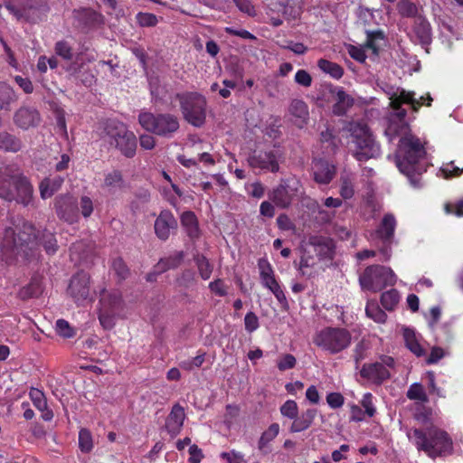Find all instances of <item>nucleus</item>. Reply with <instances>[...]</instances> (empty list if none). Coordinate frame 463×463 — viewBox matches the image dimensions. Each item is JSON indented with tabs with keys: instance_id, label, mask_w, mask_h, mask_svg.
Segmentation results:
<instances>
[{
	"instance_id": "1",
	"label": "nucleus",
	"mask_w": 463,
	"mask_h": 463,
	"mask_svg": "<svg viewBox=\"0 0 463 463\" xmlns=\"http://www.w3.org/2000/svg\"><path fill=\"white\" fill-rule=\"evenodd\" d=\"M43 247L48 255L57 252L59 246L55 233L37 230L29 222H24L15 229L7 227L4 230L0 244V259L6 266L23 267L38 264Z\"/></svg>"
},
{
	"instance_id": "2",
	"label": "nucleus",
	"mask_w": 463,
	"mask_h": 463,
	"mask_svg": "<svg viewBox=\"0 0 463 463\" xmlns=\"http://www.w3.org/2000/svg\"><path fill=\"white\" fill-rule=\"evenodd\" d=\"M33 195L29 179L17 168L6 165L0 169V198L6 202L15 201L28 206Z\"/></svg>"
},
{
	"instance_id": "3",
	"label": "nucleus",
	"mask_w": 463,
	"mask_h": 463,
	"mask_svg": "<svg viewBox=\"0 0 463 463\" xmlns=\"http://www.w3.org/2000/svg\"><path fill=\"white\" fill-rule=\"evenodd\" d=\"M411 432L417 449L425 452L431 458L452 450L453 443L448 432L433 424L425 430L414 428Z\"/></svg>"
},
{
	"instance_id": "4",
	"label": "nucleus",
	"mask_w": 463,
	"mask_h": 463,
	"mask_svg": "<svg viewBox=\"0 0 463 463\" xmlns=\"http://www.w3.org/2000/svg\"><path fill=\"white\" fill-rule=\"evenodd\" d=\"M345 129L350 133L354 145L353 156L357 161L364 162L380 155V146L366 123L350 121Z\"/></svg>"
},
{
	"instance_id": "5",
	"label": "nucleus",
	"mask_w": 463,
	"mask_h": 463,
	"mask_svg": "<svg viewBox=\"0 0 463 463\" xmlns=\"http://www.w3.org/2000/svg\"><path fill=\"white\" fill-rule=\"evenodd\" d=\"M104 138L126 158H133L137 154V139L128 127L116 120H109L104 128Z\"/></svg>"
},
{
	"instance_id": "6",
	"label": "nucleus",
	"mask_w": 463,
	"mask_h": 463,
	"mask_svg": "<svg viewBox=\"0 0 463 463\" xmlns=\"http://www.w3.org/2000/svg\"><path fill=\"white\" fill-rule=\"evenodd\" d=\"M138 123L146 131L165 138H172L180 128L179 118L168 112L142 111L138 115Z\"/></svg>"
},
{
	"instance_id": "7",
	"label": "nucleus",
	"mask_w": 463,
	"mask_h": 463,
	"mask_svg": "<svg viewBox=\"0 0 463 463\" xmlns=\"http://www.w3.org/2000/svg\"><path fill=\"white\" fill-rule=\"evenodd\" d=\"M426 155L420 139L412 135L402 137L399 141L396 165L407 175L416 171V165Z\"/></svg>"
},
{
	"instance_id": "8",
	"label": "nucleus",
	"mask_w": 463,
	"mask_h": 463,
	"mask_svg": "<svg viewBox=\"0 0 463 463\" xmlns=\"http://www.w3.org/2000/svg\"><path fill=\"white\" fill-rule=\"evenodd\" d=\"M184 118L192 126L200 128L205 123L207 101L198 92L176 93Z\"/></svg>"
},
{
	"instance_id": "9",
	"label": "nucleus",
	"mask_w": 463,
	"mask_h": 463,
	"mask_svg": "<svg viewBox=\"0 0 463 463\" xmlns=\"http://www.w3.org/2000/svg\"><path fill=\"white\" fill-rule=\"evenodd\" d=\"M359 282L362 288L379 292L388 286H393L396 275L391 268L375 264L365 268L359 277Z\"/></svg>"
},
{
	"instance_id": "10",
	"label": "nucleus",
	"mask_w": 463,
	"mask_h": 463,
	"mask_svg": "<svg viewBox=\"0 0 463 463\" xmlns=\"http://www.w3.org/2000/svg\"><path fill=\"white\" fill-rule=\"evenodd\" d=\"M301 190L300 180L296 176H289L281 179L279 184L268 193V196L278 208L288 209L298 199Z\"/></svg>"
},
{
	"instance_id": "11",
	"label": "nucleus",
	"mask_w": 463,
	"mask_h": 463,
	"mask_svg": "<svg viewBox=\"0 0 463 463\" xmlns=\"http://www.w3.org/2000/svg\"><path fill=\"white\" fill-rule=\"evenodd\" d=\"M432 100L430 94H427L426 97L421 96L417 99L414 97V92L402 89L392 93L390 97V108L392 109V112L389 114V117L397 120L406 121L407 110L402 108L403 104L411 105L412 110L418 112L422 105L430 107Z\"/></svg>"
},
{
	"instance_id": "12",
	"label": "nucleus",
	"mask_w": 463,
	"mask_h": 463,
	"mask_svg": "<svg viewBox=\"0 0 463 463\" xmlns=\"http://www.w3.org/2000/svg\"><path fill=\"white\" fill-rule=\"evenodd\" d=\"M351 339L350 332L345 328L326 327L316 335L314 343L330 354H337L350 345Z\"/></svg>"
},
{
	"instance_id": "13",
	"label": "nucleus",
	"mask_w": 463,
	"mask_h": 463,
	"mask_svg": "<svg viewBox=\"0 0 463 463\" xmlns=\"http://www.w3.org/2000/svg\"><path fill=\"white\" fill-rule=\"evenodd\" d=\"M68 293L77 304L86 300L92 301L94 298L90 290V274L83 270L74 274L70 280Z\"/></svg>"
},
{
	"instance_id": "14",
	"label": "nucleus",
	"mask_w": 463,
	"mask_h": 463,
	"mask_svg": "<svg viewBox=\"0 0 463 463\" xmlns=\"http://www.w3.org/2000/svg\"><path fill=\"white\" fill-rule=\"evenodd\" d=\"M54 208L57 216L69 223L79 220V206L76 199L71 194L58 195L54 200Z\"/></svg>"
},
{
	"instance_id": "15",
	"label": "nucleus",
	"mask_w": 463,
	"mask_h": 463,
	"mask_svg": "<svg viewBox=\"0 0 463 463\" xmlns=\"http://www.w3.org/2000/svg\"><path fill=\"white\" fill-rule=\"evenodd\" d=\"M252 168L277 173L279 170L278 154L275 150H254L248 158Z\"/></svg>"
},
{
	"instance_id": "16",
	"label": "nucleus",
	"mask_w": 463,
	"mask_h": 463,
	"mask_svg": "<svg viewBox=\"0 0 463 463\" xmlns=\"http://www.w3.org/2000/svg\"><path fill=\"white\" fill-rule=\"evenodd\" d=\"M14 124L22 130L37 128L41 121L40 112L33 107L22 106L14 114Z\"/></svg>"
},
{
	"instance_id": "17",
	"label": "nucleus",
	"mask_w": 463,
	"mask_h": 463,
	"mask_svg": "<svg viewBox=\"0 0 463 463\" xmlns=\"http://www.w3.org/2000/svg\"><path fill=\"white\" fill-rule=\"evenodd\" d=\"M359 373L363 379L377 386L391 378L389 369L380 362L364 364Z\"/></svg>"
},
{
	"instance_id": "18",
	"label": "nucleus",
	"mask_w": 463,
	"mask_h": 463,
	"mask_svg": "<svg viewBox=\"0 0 463 463\" xmlns=\"http://www.w3.org/2000/svg\"><path fill=\"white\" fill-rule=\"evenodd\" d=\"M73 16L83 30H90L104 24L103 14L90 7L74 10Z\"/></svg>"
},
{
	"instance_id": "19",
	"label": "nucleus",
	"mask_w": 463,
	"mask_h": 463,
	"mask_svg": "<svg viewBox=\"0 0 463 463\" xmlns=\"http://www.w3.org/2000/svg\"><path fill=\"white\" fill-rule=\"evenodd\" d=\"M155 232L158 239L166 241L171 230L177 228V221L169 210L162 211L155 221Z\"/></svg>"
},
{
	"instance_id": "20",
	"label": "nucleus",
	"mask_w": 463,
	"mask_h": 463,
	"mask_svg": "<svg viewBox=\"0 0 463 463\" xmlns=\"http://www.w3.org/2000/svg\"><path fill=\"white\" fill-rule=\"evenodd\" d=\"M185 412L183 406L175 403L165 420V430L172 436H177L183 428Z\"/></svg>"
},
{
	"instance_id": "21",
	"label": "nucleus",
	"mask_w": 463,
	"mask_h": 463,
	"mask_svg": "<svg viewBox=\"0 0 463 463\" xmlns=\"http://www.w3.org/2000/svg\"><path fill=\"white\" fill-rule=\"evenodd\" d=\"M99 310L108 311L119 315L123 310V300L118 292H107L105 288L99 291Z\"/></svg>"
},
{
	"instance_id": "22",
	"label": "nucleus",
	"mask_w": 463,
	"mask_h": 463,
	"mask_svg": "<svg viewBox=\"0 0 463 463\" xmlns=\"http://www.w3.org/2000/svg\"><path fill=\"white\" fill-rule=\"evenodd\" d=\"M313 175L317 184H327L335 175V166L325 159H317L314 161Z\"/></svg>"
},
{
	"instance_id": "23",
	"label": "nucleus",
	"mask_w": 463,
	"mask_h": 463,
	"mask_svg": "<svg viewBox=\"0 0 463 463\" xmlns=\"http://www.w3.org/2000/svg\"><path fill=\"white\" fill-rule=\"evenodd\" d=\"M43 277L40 274H33L29 283L18 290L17 298L23 301L37 298L43 294Z\"/></svg>"
},
{
	"instance_id": "24",
	"label": "nucleus",
	"mask_w": 463,
	"mask_h": 463,
	"mask_svg": "<svg viewBox=\"0 0 463 463\" xmlns=\"http://www.w3.org/2000/svg\"><path fill=\"white\" fill-rule=\"evenodd\" d=\"M258 269L260 271V281L264 288H268L271 292L276 288H280V285L276 279L274 269L267 259H259Z\"/></svg>"
},
{
	"instance_id": "25",
	"label": "nucleus",
	"mask_w": 463,
	"mask_h": 463,
	"mask_svg": "<svg viewBox=\"0 0 463 463\" xmlns=\"http://www.w3.org/2000/svg\"><path fill=\"white\" fill-rule=\"evenodd\" d=\"M397 222L392 213L383 215L375 230V236L381 241H393Z\"/></svg>"
},
{
	"instance_id": "26",
	"label": "nucleus",
	"mask_w": 463,
	"mask_h": 463,
	"mask_svg": "<svg viewBox=\"0 0 463 463\" xmlns=\"http://www.w3.org/2000/svg\"><path fill=\"white\" fill-rule=\"evenodd\" d=\"M412 30L422 46H428L432 41L431 26L424 14L413 21Z\"/></svg>"
},
{
	"instance_id": "27",
	"label": "nucleus",
	"mask_w": 463,
	"mask_h": 463,
	"mask_svg": "<svg viewBox=\"0 0 463 463\" xmlns=\"http://www.w3.org/2000/svg\"><path fill=\"white\" fill-rule=\"evenodd\" d=\"M288 111L295 118V125L302 128L309 119V111L307 104L302 99H293L289 105Z\"/></svg>"
},
{
	"instance_id": "28",
	"label": "nucleus",
	"mask_w": 463,
	"mask_h": 463,
	"mask_svg": "<svg viewBox=\"0 0 463 463\" xmlns=\"http://www.w3.org/2000/svg\"><path fill=\"white\" fill-rule=\"evenodd\" d=\"M24 143L19 137L6 130L0 131V151L15 154L22 151Z\"/></svg>"
},
{
	"instance_id": "29",
	"label": "nucleus",
	"mask_w": 463,
	"mask_h": 463,
	"mask_svg": "<svg viewBox=\"0 0 463 463\" xmlns=\"http://www.w3.org/2000/svg\"><path fill=\"white\" fill-rule=\"evenodd\" d=\"M317 414V410L309 408L303 411L299 416L293 419V422L289 428L290 432L297 433L307 430L313 423Z\"/></svg>"
},
{
	"instance_id": "30",
	"label": "nucleus",
	"mask_w": 463,
	"mask_h": 463,
	"mask_svg": "<svg viewBox=\"0 0 463 463\" xmlns=\"http://www.w3.org/2000/svg\"><path fill=\"white\" fill-rule=\"evenodd\" d=\"M354 103V99L345 91L342 87L336 89L335 103L333 105V113L335 116L342 117L346 114Z\"/></svg>"
},
{
	"instance_id": "31",
	"label": "nucleus",
	"mask_w": 463,
	"mask_h": 463,
	"mask_svg": "<svg viewBox=\"0 0 463 463\" xmlns=\"http://www.w3.org/2000/svg\"><path fill=\"white\" fill-rule=\"evenodd\" d=\"M388 124L385 128V135L392 141L397 137L409 136L410 127L407 121H402L392 118V117L387 118Z\"/></svg>"
},
{
	"instance_id": "32",
	"label": "nucleus",
	"mask_w": 463,
	"mask_h": 463,
	"mask_svg": "<svg viewBox=\"0 0 463 463\" xmlns=\"http://www.w3.org/2000/svg\"><path fill=\"white\" fill-rule=\"evenodd\" d=\"M64 183V177L57 175L53 178H44L39 185L40 194L43 199L52 197L61 189Z\"/></svg>"
},
{
	"instance_id": "33",
	"label": "nucleus",
	"mask_w": 463,
	"mask_h": 463,
	"mask_svg": "<svg viewBox=\"0 0 463 463\" xmlns=\"http://www.w3.org/2000/svg\"><path fill=\"white\" fill-rule=\"evenodd\" d=\"M396 7L398 14L402 18H412L413 20H415L416 18H418V16L423 14L422 6L410 0H400L397 3Z\"/></svg>"
},
{
	"instance_id": "34",
	"label": "nucleus",
	"mask_w": 463,
	"mask_h": 463,
	"mask_svg": "<svg viewBox=\"0 0 463 463\" xmlns=\"http://www.w3.org/2000/svg\"><path fill=\"white\" fill-rule=\"evenodd\" d=\"M181 224L184 227L187 235L192 239L200 236V230L196 215L192 211H186L181 215Z\"/></svg>"
},
{
	"instance_id": "35",
	"label": "nucleus",
	"mask_w": 463,
	"mask_h": 463,
	"mask_svg": "<svg viewBox=\"0 0 463 463\" xmlns=\"http://www.w3.org/2000/svg\"><path fill=\"white\" fill-rule=\"evenodd\" d=\"M14 89L5 82L0 81V109L10 110L11 104L17 100Z\"/></svg>"
},
{
	"instance_id": "36",
	"label": "nucleus",
	"mask_w": 463,
	"mask_h": 463,
	"mask_svg": "<svg viewBox=\"0 0 463 463\" xmlns=\"http://www.w3.org/2000/svg\"><path fill=\"white\" fill-rule=\"evenodd\" d=\"M312 243L317 247V253L322 259H333L335 247L331 239L323 237L315 238Z\"/></svg>"
},
{
	"instance_id": "37",
	"label": "nucleus",
	"mask_w": 463,
	"mask_h": 463,
	"mask_svg": "<svg viewBox=\"0 0 463 463\" xmlns=\"http://www.w3.org/2000/svg\"><path fill=\"white\" fill-rule=\"evenodd\" d=\"M123 186L124 177L120 170L113 169L105 175L103 187L107 188L109 191H112L113 189L117 188L120 189Z\"/></svg>"
},
{
	"instance_id": "38",
	"label": "nucleus",
	"mask_w": 463,
	"mask_h": 463,
	"mask_svg": "<svg viewBox=\"0 0 463 463\" xmlns=\"http://www.w3.org/2000/svg\"><path fill=\"white\" fill-rule=\"evenodd\" d=\"M318 68L325 73L329 74L332 78L339 80L344 75L343 67L326 59H320L317 61Z\"/></svg>"
},
{
	"instance_id": "39",
	"label": "nucleus",
	"mask_w": 463,
	"mask_h": 463,
	"mask_svg": "<svg viewBox=\"0 0 463 463\" xmlns=\"http://www.w3.org/2000/svg\"><path fill=\"white\" fill-rule=\"evenodd\" d=\"M403 338L406 347L416 356L420 357L424 354V349L417 340L413 330L409 328L404 329Z\"/></svg>"
},
{
	"instance_id": "40",
	"label": "nucleus",
	"mask_w": 463,
	"mask_h": 463,
	"mask_svg": "<svg viewBox=\"0 0 463 463\" xmlns=\"http://www.w3.org/2000/svg\"><path fill=\"white\" fill-rule=\"evenodd\" d=\"M194 262L197 266L200 277L203 280L209 279L213 270V265L209 260L204 255L197 254L194 257Z\"/></svg>"
},
{
	"instance_id": "41",
	"label": "nucleus",
	"mask_w": 463,
	"mask_h": 463,
	"mask_svg": "<svg viewBox=\"0 0 463 463\" xmlns=\"http://www.w3.org/2000/svg\"><path fill=\"white\" fill-rule=\"evenodd\" d=\"M381 304L388 311H392L398 305L400 294L398 290L392 288L381 295Z\"/></svg>"
},
{
	"instance_id": "42",
	"label": "nucleus",
	"mask_w": 463,
	"mask_h": 463,
	"mask_svg": "<svg viewBox=\"0 0 463 463\" xmlns=\"http://www.w3.org/2000/svg\"><path fill=\"white\" fill-rule=\"evenodd\" d=\"M94 448L92 434L90 430L82 428L79 431V449L82 453H90Z\"/></svg>"
},
{
	"instance_id": "43",
	"label": "nucleus",
	"mask_w": 463,
	"mask_h": 463,
	"mask_svg": "<svg viewBox=\"0 0 463 463\" xmlns=\"http://www.w3.org/2000/svg\"><path fill=\"white\" fill-rule=\"evenodd\" d=\"M279 433V423H272L269 425L268 430H266L260 436L258 441V449L260 450H263L266 446L273 440Z\"/></svg>"
},
{
	"instance_id": "44",
	"label": "nucleus",
	"mask_w": 463,
	"mask_h": 463,
	"mask_svg": "<svg viewBox=\"0 0 463 463\" xmlns=\"http://www.w3.org/2000/svg\"><path fill=\"white\" fill-rule=\"evenodd\" d=\"M111 269L119 281L125 280L130 274V270L121 257L112 260Z\"/></svg>"
},
{
	"instance_id": "45",
	"label": "nucleus",
	"mask_w": 463,
	"mask_h": 463,
	"mask_svg": "<svg viewBox=\"0 0 463 463\" xmlns=\"http://www.w3.org/2000/svg\"><path fill=\"white\" fill-rule=\"evenodd\" d=\"M384 37V33L381 30L367 32L365 46L371 49L373 54L377 55L380 48L377 43L378 41H383Z\"/></svg>"
},
{
	"instance_id": "46",
	"label": "nucleus",
	"mask_w": 463,
	"mask_h": 463,
	"mask_svg": "<svg viewBox=\"0 0 463 463\" xmlns=\"http://www.w3.org/2000/svg\"><path fill=\"white\" fill-rule=\"evenodd\" d=\"M365 313L368 317L372 318L377 323H384L387 318L386 313L382 310L375 303H367Z\"/></svg>"
},
{
	"instance_id": "47",
	"label": "nucleus",
	"mask_w": 463,
	"mask_h": 463,
	"mask_svg": "<svg viewBox=\"0 0 463 463\" xmlns=\"http://www.w3.org/2000/svg\"><path fill=\"white\" fill-rule=\"evenodd\" d=\"M54 52L65 61H71L74 55L71 45L64 40L58 41L55 43Z\"/></svg>"
},
{
	"instance_id": "48",
	"label": "nucleus",
	"mask_w": 463,
	"mask_h": 463,
	"mask_svg": "<svg viewBox=\"0 0 463 463\" xmlns=\"http://www.w3.org/2000/svg\"><path fill=\"white\" fill-rule=\"evenodd\" d=\"M407 398L411 401H420L425 402L428 401V396L420 383H412L407 391Z\"/></svg>"
},
{
	"instance_id": "49",
	"label": "nucleus",
	"mask_w": 463,
	"mask_h": 463,
	"mask_svg": "<svg viewBox=\"0 0 463 463\" xmlns=\"http://www.w3.org/2000/svg\"><path fill=\"white\" fill-rule=\"evenodd\" d=\"M56 334L63 338H72L76 335L75 329L65 319H58L55 325Z\"/></svg>"
},
{
	"instance_id": "50",
	"label": "nucleus",
	"mask_w": 463,
	"mask_h": 463,
	"mask_svg": "<svg viewBox=\"0 0 463 463\" xmlns=\"http://www.w3.org/2000/svg\"><path fill=\"white\" fill-rule=\"evenodd\" d=\"M282 416L293 420L298 414V403L293 400L286 401L279 408Z\"/></svg>"
},
{
	"instance_id": "51",
	"label": "nucleus",
	"mask_w": 463,
	"mask_h": 463,
	"mask_svg": "<svg viewBox=\"0 0 463 463\" xmlns=\"http://www.w3.org/2000/svg\"><path fill=\"white\" fill-rule=\"evenodd\" d=\"M29 396L38 410L45 409V406L48 405L44 393L37 388H32L29 392Z\"/></svg>"
},
{
	"instance_id": "52",
	"label": "nucleus",
	"mask_w": 463,
	"mask_h": 463,
	"mask_svg": "<svg viewBox=\"0 0 463 463\" xmlns=\"http://www.w3.org/2000/svg\"><path fill=\"white\" fill-rule=\"evenodd\" d=\"M137 23L142 27H152L156 25L157 17L151 13H138L137 14Z\"/></svg>"
},
{
	"instance_id": "53",
	"label": "nucleus",
	"mask_w": 463,
	"mask_h": 463,
	"mask_svg": "<svg viewBox=\"0 0 463 463\" xmlns=\"http://www.w3.org/2000/svg\"><path fill=\"white\" fill-rule=\"evenodd\" d=\"M118 316L106 310H99V320L104 329H111L115 326V319Z\"/></svg>"
},
{
	"instance_id": "54",
	"label": "nucleus",
	"mask_w": 463,
	"mask_h": 463,
	"mask_svg": "<svg viewBox=\"0 0 463 463\" xmlns=\"http://www.w3.org/2000/svg\"><path fill=\"white\" fill-rule=\"evenodd\" d=\"M373 396L371 392H366L364 394L361 404L364 408V411L368 417H373L376 413V409L373 402Z\"/></svg>"
},
{
	"instance_id": "55",
	"label": "nucleus",
	"mask_w": 463,
	"mask_h": 463,
	"mask_svg": "<svg viewBox=\"0 0 463 463\" xmlns=\"http://www.w3.org/2000/svg\"><path fill=\"white\" fill-rule=\"evenodd\" d=\"M444 211L447 214H454L458 217H463V199L456 203H446Z\"/></svg>"
},
{
	"instance_id": "56",
	"label": "nucleus",
	"mask_w": 463,
	"mask_h": 463,
	"mask_svg": "<svg viewBox=\"0 0 463 463\" xmlns=\"http://www.w3.org/2000/svg\"><path fill=\"white\" fill-rule=\"evenodd\" d=\"M244 325L245 330L249 333H252L259 328V318L254 312L250 311L245 315Z\"/></svg>"
},
{
	"instance_id": "57",
	"label": "nucleus",
	"mask_w": 463,
	"mask_h": 463,
	"mask_svg": "<svg viewBox=\"0 0 463 463\" xmlns=\"http://www.w3.org/2000/svg\"><path fill=\"white\" fill-rule=\"evenodd\" d=\"M220 457L228 463H247L244 459V455L234 449L228 452H222Z\"/></svg>"
},
{
	"instance_id": "58",
	"label": "nucleus",
	"mask_w": 463,
	"mask_h": 463,
	"mask_svg": "<svg viewBox=\"0 0 463 463\" xmlns=\"http://www.w3.org/2000/svg\"><path fill=\"white\" fill-rule=\"evenodd\" d=\"M297 360L293 354H284L277 364V366L279 371H286L288 369H292L296 366Z\"/></svg>"
},
{
	"instance_id": "59",
	"label": "nucleus",
	"mask_w": 463,
	"mask_h": 463,
	"mask_svg": "<svg viewBox=\"0 0 463 463\" xmlns=\"http://www.w3.org/2000/svg\"><path fill=\"white\" fill-rule=\"evenodd\" d=\"M80 209L84 218H89L93 213V202L90 197L83 195L80 197Z\"/></svg>"
},
{
	"instance_id": "60",
	"label": "nucleus",
	"mask_w": 463,
	"mask_h": 463,
	"mask_svg": "<svg viewBox=\"0 0 463 463\" xmlns=\"http://www.w3.org/2000/svg\"><path fill=\"white\" fill-rule=\"evenodd\" d=\"M295 82L305 88H308L312 84V77L306 70H298L295 74Z\"/></svg>"
},
{
	"instance_id": "61",
	"label": "nucleus",
	"mask_w": 463,
	"mask_h": 463,
	"mask_svg": "<svg viewBox=\"0 0 463 463\" xmlns=\"http://www.w3.org/2000/svg\"><path fill=\"white\" fill-rule=\"evenodd\" d=\"M237 8L250 16L256 14V10L250 0H232Z\"/></svg>"
},
{
	"instance_id": "62",
	"label": "nucleus",
	"mask_w": 463,
	"mask_h": 463,
	"mask_svg": "<svg viewBox=\"0 0 463 463\" xmlns=\"http://www.w3.org/2000/svg\"><path fill=\"white\" fill-rule=\"evenodd\" d=\"M326 399L328 406L332 409H338L345 402V398L340 392H329Z\"/></svg>"
},
{
	"instance_id": "63",
	"label": "nucleus",
	"mask_w": 463,
	"mask_h": 463,
	"mask_svg": "<svg viewBox=\"0 0 463 463\" xmlns=\"http://www.w3.org/2000/svg\"><path fill=\"white\" fill-rule=\"evenodd\" d=\"M336 137L334 135L333 129L326 128V130L320 133V142L328 144L333 149L337 147Z\"/></svg>"
},
{
	"instance_id": "64",
	"label": "nucleus",
	"mask_w": 463,
	"mask_h": 463,
	"mask_svg": "<svg viewBox=\"0 0 463 463\" xmlns=\"http://www.w3.org/2000/svg\"><path fill=\"white\" fill-rule=\"evenodd\" d=\"M354 194V189L352 182L345 178L342 180L340 186V195L343 199H351Z\"/></svg>"
}]
</instances>
